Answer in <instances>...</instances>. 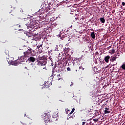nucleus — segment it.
I'll return each mask as SVG.
<instances>
[{
	"label": "nucleus",
	"mask_w": 125,
	"mask_h": 125,
	"mask_svg": "<svg viewBox=\"0 0 125 125\" xmlns=\"http://www.w3.org/2000/svg\"><path fill=\"white\" fill-rule=\"evenodd\" d=\"M70 28H71V29H72V28H73V26L71 25V26H70Z\"/></svg>",
	"instance_id": "nucleus-35"
},
{
	"label": "nucleus",
	"mask_w": 125,
	"mask_h": 125,
	"mask_svg": "<svg viewBox=\"0 0 125 125\" xmlns=\"http://www.w3.org/2000/svg\"><path fill=\"white\" fill-rule=\"evenodd\" d=\"M31 24V23H30V22H28V23H26V26H27V29H29V27H30L29 26V25H30Z\"/></svg>",
	"instance_id": "nucleus-24"
},
{
	"label": "nucleus",
	"mask_w": 125,
	"mask_h": 125,
	"mask_svg": "<svg viewBox=\"0 0 125 125\" xmlns=\"http://www.w3.org/2000/svg\"><path fill=\"white\" fill-rule=\"evenodd\" d=\"M104 105H106V102H104V103L103 104V105H102V108H103V107H104Z\"/></svg>",
	"instance_id": "nucleus-25"
},
{
	"label": "nucleus",
	"mask_w": 125,
	"mask_h": 125,
	"mask_svg": "<svg viewBox=\"0 0 125 125\" xmlns=\"http://www.w3.org/2000/svg\"><path fill=\"white\" fill-rule=\"evenodd\" d=\"M23 116H25V114H24V115H23Z\"/></svg>",
	"instance_id": "nucleus-41"
},
{
	"label": "nucleus",
	"mask_w": 125,
	"mask_h": 125,
	"mask_svg": "<svg viewBox=\"0 0 125 125\" xmlns=\"http://www.w3.org/2000/svg\"><path fill=\"white\" fill-rule=\"evenodd\" d=\"M95 114H97V116L100 115V111H98V110L96 111Z\"/></svg>",
	"instance_id": "nucleus-22"
},
{
	"label": "nucleus",
	"mask_w": 125,
	"mask_h": 125,
	"mask_svg": "<svg viewBox=\"0 0 125 125\" xmlns=\"http://www.w3.org/2000/svg\"><path fill=\"white\" fill-rule=\"evenodd\" d=\"M42 68H43V69H45V67H42Z\"/></svg>",
	"instance_id": "nucleus-37"
},
{
	"label": "nucleus",
	"mask_w": 125,
	"mask_h": 125,
	"mask_svg": "<svg viewBox=\"0 0 125 125\" xmlns=\"http://www.w3.org/2000/svg\"><path fill=\"white\" fill-rule=\"evenodd\" d=\"M47 2L50 5H53V3H54V0H48Z\"/></svg>",
	"instance_id": "nucleus-11"
},
{
	"label": "nucleus",
	"mask_w": 125,
	"mask_h": 125,
	"mask_svg": "<svg viewBox=\"0 0 125 125\" xmlns=\"http://www.w3.org/2000/svg\"><path fill=\"white\" fill-rule=\"evenodd\" d=\"M114 64H108V66H106V68H111V66H114Z\"/></svg>",
	"instance_id": "nucleus-19"
},
{
	"label": "nucleus",
	"mask_w": 125,
	"mask_h": 125,
	"mask_svg": "<svg viewBox=\"0 0 125 125\" xmlns=\"http://www.w3.org/2000/svg\"><path fill=\"white\" fill-rule=\"evenodd\" d=\"M75 110V109L72 108V110H71V112L69 113V114H72V113H74V111Z\"/></svg>",
	"instance_id": "nucleus-26"
},
{
	"label": "nucleus",
	"mask_w": 125,
	"mask_h": 125,
	"mask_svg": "<svg viewBox=\"0 0 125 125\" xmlns=\"http://www.w3.org/2000/svg\"><path fill=\"white\" fill-rule=\"evenodd\" d=\"M17 26L18 27V25H17Z\"/></svg>",
	"instance_id": "nucleus-38"
},
{
	"label": "nucleus",
	"mask_w": 125,
	"mask_h": 125,
	"mask_svg": "<svg viewBox=\"0 0 125 125\" xmlns=\"http://www.w3.org/2000/svg\"><path fill=\"white\" fill-rule=\"evenodd\" d=\"M50 65H51L52 67H53V70H54V68L58 67V68L61 69V68H62V67L64 66V65L62 64V63H50Z\"/></svg>",
	"instance_id": "nucleus-5"
},
{
	"label": "nucleus",
	"mask_w": 125,
	"mask_h": 125,
	"mask_svg": "<svg viewBox=\"0 0 125 125\" xmlns=\"http://www.w3.org/2000/svg\"><path fill=\"white\" fill-rule=\"evenodd\" d=\"M71 114H72V113H69V114H68V118H66V119L69 120L70 119H72V118H74V117L71 115Z\"/></svg>",
	"instance_id": "nucleus-14"
},
{
	"label": "nucleus",
	"mask_w": 125,
	"mask_h": 125,
	"mask_svg": "<svg viewBox=\"0 0 125 125\" xmlns=\"http://www.w3.org/2000/svg\"><path fill=\"white\" fill-rule=\"evenodd\" d=\"M58 58H57V60H58Z\"/></svg>",
	"instance_id": "nucleus-40"
},
{
	"label": "nucleus",
	"mask_w": 125,
	"mask_h": 125,
	"mask_svg": "<svg viewBox=\"0 0 125 125\" xmlns=\"http://www.w3.org/2000/svg\"><path fill=\"white\" fill-rule=\"evenodd\" d=\"M71 85V86H72V84H70Z\"/></svg>",
	"instance_id": "nucleus-39"
},
{
	"label": "nucleus",
	"mask_w": 125,
	"mask_h": 125,
	"mask_svg": "<svg viewBox=\"0 0 125 125\" xmlns=\"http://www.w3.org/2000/svg\"><path fill=\"white\" fill-rule=\"evenodd\" d=\"M116 59H117V58L116 57L111 56L110 59V62H114L116 61Z\"/></svg>",
	"instance_id": "nucleus-10"
},
{
	"label": "nucleus",
	"mask_w": 125,
	"mask_h": 125,
	"mask_svg": "<svg viewBox=\"0 0 125 125\" xmlns=\"http://www.w3.org/2000/svg\"><path fill=\"white\" fill-rule=\"evenodd\" d=\"M67 70H68V71H71V68H67Z\"/></svg>",
	"instance_id": "nucleus-29"
},
{
	"label": "nucleus",
	"mask_w": 125,
	"mask_h": 125,
	"mask_svg": "<svg viewBox=\"0 0 125 125\" xmlns=\"http://www.w3.org/2000/svg\"><path fill=\"white\" fill-rule=\"evenodd\" d=\"M39 59L40 61L37 60V62H38V63H56V62L55 61V60L54 59V58L51 57L46 59L45 56H43L42 57L39 56Z\"/></svg>",
	"instance_id": "nucleus-1"
},
{
	"label": "nucleus",
	"mask_w": 125,
	"mask_h": 125,
	"mask_svg": "<svg viewBox=\"0 0 125 125\" xmlns=\"http://www.w3.org/2000/svg\"><path fill=\"white\" fill-rule=\"evenodd\" d=\"M24 57H30L33 55V49L30 47H28V50L23 52Z\"/></svg>",
	"instance_id": "nucleus-4"
},
{
	"label": "nucleus",
	"mask_w": 125,
	"mask_h": 125,
	"mask_svg": "<svg viewBox=\"0 0 125 125\" xmlns=\"http://www.w3.org/2000/svg\"><path fill=\"white\" fill-rule=\"evenodd\" d=\"M75 19L77 20V19H78V18H75Z\"/></svg>",
	"instance_id": "nucleus-36"
},
{
	"label": "nucleus",
	"mask_w": 125,
	"mask_h": 125,
	"mask_svg": "<svg viewBox=\"0 0 125 125\" xmlns=\"http://www.w3.org/2000/svg\"><path fill=\"white\" fill-rule=\"evenodd\" d=\"M79 69H82V66H79Z\"/></svg>",
	"instance_id": "nucleus-31"
},
{
	"label": "nucleus",
	"mask_w": 125,
	"mask_h": 125,
	"mask_svg": "<svg viewBox=\"0 0 125 125\" xmlns=\"http://www.w3.org/2000/svg\"><path fill=\"white\" fill-rule=\"evenodd\" d=\"M61 80V78H58V81Z\"/></svg>",
	"instance_id": "nucleus-34"
},
{
	"label": "nucleus",
	"mask_w": 125,
	"mask_h": 125,
	"mask_svg": "<svg viewBox=\"0 0 125 125\" xmlns=\"http://www.w3.org/2000/svg\"><path fill=\"white\" fill-rule=\"evenodd\" d=\"M22 62H25V59L23 57H21L20 59L15 60L14 62V63H22Z\"/></svg>",
	"instance_id": "nucleus-7"
},
{
	"label": "nucleus",
	"mask_w": 125,
	"mask_h": 125,
	"mask_svg": "<svg viewBox=\"0 0 125 125\" xmlns=\"http://www.w3.org/2000/svg\"><path fill=\"white\" fill-rule=\"evenodd\" d=\"M97 121H98V119H93V122H96Z\"/></svg>",
	"instance_id": "nucleus-28"
},
{
	"label": "nucleus",
	"mask_w": 125,
	"mask_h": 125,
	"mask_svg": "<svg viewBox=\"0 0 125 125\" xmlns=\"http://www.w3.org/2000/svg\"><path fill=\"white\" fill-rule=\"evenodd\" d=\"M9 64H10V65L17 66L18 64H19V63H9Z\"/></svg>",
	"instance_id": "nucleus-20"
},
{
	"label": "nucleus",
	"mask_w": 125,
	"mask_h": 125,
	"mask_svg": "<svg viewBox=\"0 0 125 125\" xmlns=\"http://www.w3.org/2000/svg\"><path fill=\"white\" fill-rule=\"evenodd\" d=\"M122 5H123V6H125V2H122Z\"/></svg>",
	"instance_id": "nucleus-27"
},
{
	"label": "nucleus",
	"mask_w": 125,
	"mask_h": 125,
	"mask_svg": "<svg viewBox=\"0 0 125 125\" xmlns=\"http://www.w3.org/2000/svg\"><path fill=\"white\" fill-rule=\"evenodd\" d=\"M82 125H89L88 123L86 122H88V121H85V120H82Z\"/></svg>",
	"instance_id": "nucleus-13"
},
{
	"label": "nucleus",
	"mask_w": 125,
	"mask_h": 125,
	"mask_svg": "<svg viewBox=\"0 0 125 125\" xmlns=\"http://www.w3.org/2000/svg\"><path fill=\"white\" fill-rule=\"evenodd\" d=\"M37 65H39V66H45V64L42 63H37Z\"/></svg>",
	"instance_id": "nucleus-18"
},
{
	"label": "nucleus",
	"mask_w": 125,
	"mask_h": 125,
	"mask_svg": "<svg viewBox=\"0 0 125 125\" xmlns=\"http://www.w3.org/2000/svg\"><path fill=\"white\" fill-rule=\"evenodd\" d=\"M14 59L13 57H9L7 59V61L8 63H14Z\"/></svg>",
	"instance_id": "nucleus-8"
},
{
	"label": "nucleus",
	"mask_w": 125,
	"mask_h": 125,
	"mask_svg": "<svg viewBox=\"0 0 125 125\" xmlns=\"http://www.w3.org/2000/svg\"><path fill=\"white\" fill-rule=\"evenodd\" d=\"M60 76V74H58V75H57V77H59Z\"/></svg>",
	"instance_id": "nucleus-32"
},
{
	"label": "nucleus",
	"mask_w": 125,
	"mask_h": 125,
	"mask_svg": "<svg viewBox=\"0 0 125 125\" xmlns=\"http://www.w3.org/2000/svg\"><path fill=\"white\" fill-rule=\"evenodd\" d=\"M100 21L101 22V23H105V19L104 18H101L100 19Z\"/></svg>",
	"instance_id": "nucleus-15"
},
{
	"label": "nucleus",
	"mask_w": 125,
	"mask_h": 125,
	"mask_svg": "<svg viewBox=\"0 0 125 125\" xmlns=\"http://www.w3.org/2000/svg\"><path fill=\"white\" fill-rule=\"evenodd\" d=\"M109 53H111V54H114L115 53V49H113L111 50H110V52H109Z\"/></svg>",
	"instance_id": "nucleus-17"
},
{
	"label": "nucleus",
	"mask_w": 125,
	"mask_h": 125,
	"mask_svg": "<svg viewBox=\"0 0 125 125\" xmlns=\"http://www.w3.org/2000/svg\"><path fill=\"white\" fill-rule=\"evenodd\" d=\"M36 60H37L36 58H34V57H29L28 59L26 60V62H28L29 63H34Z\"/></svg>",
	"instance_id": "nucleus-6"
},
{
	"label": "nucleus",
	"mask_w": 125,
	"mask_h": 125,
	"mask_svg": "<svg viewBox=\"0 0 125 125\" xmlns=\"http://www.w3.org/2000/svg\"><path fill=\"white\" fill-rule=\"evenodd\" d=\"M109 108H104V114H109Z\"/></svg>",
	"instance_id": "nucleus-12"
},
{
	"label": "nucleus",
	"mask_w": 125,
	"mask_h": 125,
	"mask_svg": "<svg viewBox=\"0 0 125 125\" xmlns=\"http://www.w3.org/2000/svg\"><path fill=\"white\" fill-rule=\"evenodd\" d=\"M40 117L43 118V122H44L45 123H48L50 122V115H48L46 113H43L40 115Z\"/></svg>",
	"instance_id": "nucleus-3"
},
{
	"label": "nucleus",
	"mask_w": 125,
	"mask_h": 125,
	"mask_svg": "<svg viewBox=\"0 0 125 125\" xmlns=\"http://www.w3.org/2000/svg\"><path fill=\"white\" fill-rule=\"evenodd\" d=\"M18 27L19 28H21V25H18Z\"/></svg>",
	"instance_id": "nucleus-33"
},
{
	"label": "nucleus",
	"mask_w": 125,
	"mask_h": 125,
	"mask_svg": "<svg viewBox=\"0 0 125 125\" xmlns=\"http://www.w3.org/2000/svg\"><path fill=\"white\" fill-rule=\"evenodd\" d=\"M90 36L91 37V38H92L93 39H95V34L94 33V32H93L91 33L90 34Z\"/></svg>",
	"instance_id": "nucleus-16"
},
{
	"label": "nucleus",
	"mask_w": 125,
	"mask_h": 125,
	"mask_svg": "<svg viewBox=\"0 0 125 125\" xmlns=\"http://www.w3.org/2000/svg\"><path fill=\"white\" fill-rule=\"evenodd\" d=\"M83 57H84V55H82L81 58H70L69 59V61L70 63H79V62H81L82 60H83Z\"/></svg>",
	"instance_id": "nucleus-2"
},
{
	"label": "nucleus",
	"mask_w": 125,
	"mask_h": 125,
	"mask_svg": "<svg viewBox=\"0 0 125 125\" xmlns=\"http://www.w3.org/2000/svg\"><path fill=\"white\" fill-rule=\"evenodd\" d=\"M110 56L108 55L104 57V61L106 63H108L109 62V60H110Z\"/></svg>",
	"instance_id": "nucleus-9"
},
{
	"label": "nucleus",
	"mask_w": 125,
	"mask_h": 125,
	"mask_svg": "<svg viewBox=\"0 0 125 125\" xmlns=\"http://www.w3.org/2000/svg\"><path fill=\"white\" fill-rule=\"evenodd\" d=\"M42 44H40L39 46H37V48L39 49V51H40V49L41 48V47H42Z\"/></svg>",
	"instance_id": "nucleus-23"
},
{
	"label": "nucleus",
	"mask_w": 125,
	"mask_h": 125,
	"mask_svg": "<svg viewBox=\"0 0 125 125\" xmlns=\"http://www.w3.org/2000/svg\"><path fill=\"white\" fill-rule=\"evenodd\" d=\"M59 46H60L61 47H63V45L62 44H60Z\"/></svg>",
	"instance_id": "nucleus-30"
},
{
	"label": "nucleus",
	"mask_w": 125,
	"mask_h": 125,
	"mask_svg": "<svg viewBox=\"0 0 125 125\" xmlns=\"http://www.w3.org/2000/svg\"><path fill=\"white\" fill-rule=\"evenodd\" d=\"M121 68L123 69V70H125V64H123V65H121Z\"/></svg>",
	"instance_id": "nucleus-21"
}]
</instances>
